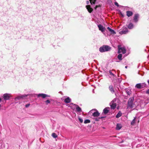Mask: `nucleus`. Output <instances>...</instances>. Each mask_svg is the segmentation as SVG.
Listing matches in <instances>:
<instances>
[{"label": "nucleus", "instance_id": "nucleus-3", "mask_svg": "<svg viewBox=\"0 0 149 149\" xmlns=\"http://www.w3.org/2000/svg\"><path fill=\"white\" fill-rule=\"evenodd\" d=\"M134 100V98L133 97H131L129 99L127 102V107H130L131 108H133Z\"/></svg>", "mask_w": 149, "mask_h": 149}, {"label": "nucleus", "instance_id": "nucleus-22", "mask_svg": "<svg viewBox=\"0 0 149 149\" xmlns=\"http://www.w3.org/2000/svg\"><path fill=\"white\" fill-rule=\"evenodd\" d=\"M109 88L110 91L112 93H113L114 92L113 88L112 86L111 85L110 86H109Z\"/></svg>", "mask_w": 149, "mask_h": 149}, {"label": "nucleus", "instance_id": "nucleus-6", "mask_svg": "<svg viewBox=\"0 0 149 149\" xmlns=\"http://www.w3.org/2000/svg\"><path fill=\"white\" fill-rule=\"evenodd\" d=\"M116 101V99H114L110 103V105L111 109H114L116 108V104L115 102Z\"/></svg>", "mask_w": 149, "mask_h": 149}, {"label": "nucleus", "instance_id": "nucleus-44", "mask_svg": "<svg viewBox=\"0 0 149 149\" xmlns=\"http://www.w3.org/2000/svg\"><path fill=\"white\" fill-rule=\"evenodd\" d=\"M1 105L0 104V107H1Z\"/></svg>", "mask_w": 149, "mask_h": 149}, {"label": "nucleus", "instance_id": "nucleus-29", "mask_svg": "<svg viewBox=\"0 0 149 149\" xmlns=\"http://www.w3.org/2000/svg\"><path fill=\"white\" fill-rule=\"evenodd\" d=\"M79 120L80 122L81 123H82L83 122V119L80 117H79Z\"/></svg>", "mask_w": 149, "mask_h": 149}, {"label": "nucleus", "instance_id": "nucleus-26", "mask_svg": "<svg viewBox=\"0 0 149 149\" xmlns=\"http://www.w3.org/2000/svg\"><path fill=\"white\" fill-rule=\"evenodd\" d=\"M91 122L90 120L89 119H86L84 121V123L86 124L90 123Z\"/></svg>", "mask_w": 149, "mask_h": 149}, {"label": "nucleus", "instance_id": "nucleus-13", "mask_svg": "<svg viewBox=\"0 0 149 149\" xmlns=\"http://www.w3.org/2000/svg\"><path fill=\"white\" fill-rule=\"evenodd\" d=\"M10 97V96L8 94H5L3 95V98L6 100H9Z\"/></svg>", "mask_w": 149, "mask_h": 149}, {"label": "nucleus", "instance_id": "nucleus-24", "mask_svg": "<svg viewBox=\"0 0 149 149\" xmlns=\"http://www.w3.org/2000/svg\"><path fill=\"white\" fill-rule=\"evenodd\" d=\"M136 117H135L134 118V119L131 121V125H133L135 123V121L136 120Z\"/></svg>", "mask_w": 149, "mask_h": 149}, {"label": "nucleus", "instance_id": "nucleus-11", "mask_svg": "<svg viewBox=\"0 0 149 149\" xmlns=\"http://www.w3.org/2000/svg\"><path fill=\"white\" fill-rule=\"evenodd\" d=\"M110 109L109 107H106L103 110L102 113L106 114H107L109 111V109Z\"/></svg>", "mask_w": 149, "mask_h": 149}, {"label": "nucleus", "instance_id": "nucleus-1", "mask_svg": "<svg viewBox=\"0 0 149 149\" xmlns=\"http://www.w3.org/2000/svg\"><path fill=\"white\" fill-rule=\"evenodd\" d=\"M90 3L91 5L94 4H96L98 2V0H89ZM89 3V1H86V4L88 5L86 6V8L88 11L89 13H91L93 11V9L91 7L90 5H88Z\"/></svg>", "mask_w": 149, "mask_h": 149}, {"label": "nucleus", "instance_id": "nucleus-39", "mask_svg": "<svg viewBox=\"0 0 149 149\" xmlns=\"http://www.w3.org/2000/svg\"><path fill=\"white\" fill-rule=\"evenodd\" d=\"M122 17H124V15L123 14H122V15H120Z\"/></svg>", "mask_w": 149, "mask_h": 149}, {"label": "nucleus", "instance_id": "nucleus-23", "mask_svg": "<svg viewBox=\"0 0 149 149\" xmlns=\"http://www.w3.org/2000/svg\"><path fill=\"white\" fill-rule=\"evenodd\" d=\"M121 128L120 124L118 123L116 125V129L117 130H120Z\"/></svg>", "mask_w": 149, "mask_h": 149}, {"label": "nucleus", "instance_id": "nucleus-14", "mask_svg": "<svg viewBox=\"0 0 149 149\" xmlns=\"http://www.w3.org/2000/svg\"><path fill=\"white\" fill-rule=\"evenodd\" d=\"M107 29L110 32L111 34L114 35L116 33V32L114 30L111 29L109 27H108Z\"/></svg>", "mask_w": 149, "mask_h": 149}, {"label": "nucleus", "instance_id": "nucleus-10", "mask_svg": "<svg viewBox=\"0 0 149 149\" xmlns=\"http://www.w3.org/2000/svg\"><path fill=\"white\" fill-rule=\"evenodd\" d=\"M98 27L99 28V29L100 31H101L102 32H103L105 30V27H104L101 24L98 25Z\"/></svg>", "mask_w": 149, "mask_h": 149}, {"label": "nucleus", "instance_id": "nucleus-21", "mask_svg": "<svg viewBox=\"0 0 149 149\" xmlns=\"http://www.w3.org/2000/svg\"><path fill=\"white\" fill-rule=\"evenodd\" d=\"M64 102L66 103H69L70 102V98L68 97L65 99Z\"/></svg>", "mask_w": 149, "mask_h": 149}, {"label": "nucleus", "instance_id": "nucleus-32", "mask_svg": "<svg viewBox=\"0 0 149 149\" xmlns=\"http://www.w3.org/2000/svg\"><path fill=\"white\" fill-rule=\"evenodd\" d=\"M100 7V5H96L94 7V8L95 9V10H96L97 9V7Z\"/></svg>", "mask_w": 149, "mask_h": 149}, {"label": "nucleus", "instance_id": "nucleus-17", "mask_svg": "<svg viewBox=\"0 0 149 149\" xmlns=\"http://www.w3.org/2000/svg\"><path fill=\"white\" fill-rule=\"evenodd\" d=\"M38 97H41L43 98L48 96L47 95L45 94H38Z\"/></svg>", "mask_w": 149, "mask_h": 149}, {"label": "nucleus", "instance_id": "nucleus-31", "mask_svg": "<svg viewBox=\"0 0 149 149\" xmlns=\"http://www.w3.org/2000/svg\"><path fill=\"white\" fill-rule=\"evenodd\" d=\"M126 92L127 93V94L129 95H130L131 94V92H130V91H126Z\"/></svg>", "mask_w": 149, "mask_h": 149}, {"label": "nucleus", "instance_id": "nucleus-9", "mask_svg": "<svg viewBox=\"0 0 149 149\" xmlns=\"http://www.w3.org/2000/svg\"><path fill=\"white\" fill-rule=\"evenodd\" d=\"M75 111L80 113L82 111L81 108L77 105L75 104Z\"/></svg>", "mask_w": 149, "mask_h": 149}, {"label": "nucleus", "instance_id": "nucleus-42", "mask_svg": "<svg viewBox=\"0 0 149 149\" xmlns=\"http://www.w3.org/2000/svg\"><path fill=\"white\" fill-rule=\"evenodd\" d=\"M1 98H0V102H1Z\"/></svg>", "mask_w": 149, "mask_h": 149}, {"label": "nucleus", "instance_id": "nucleus-12", "mask_svg": "<svg viewBox=\"0 0 149 149\" xmlns=\"http://www.w3.org/2000/svg\"><path fill=\"white\" fill-rule=\"evenodd\" d=\"M28 95H20L17 96L15 98V99L19 100L20 99H23L25 97H27Z\"/></svg>", "mask_w": 149, "mask_h": 149}, {"label": "nucleus", "instance_id": "nucleus-27", "mask_svg": "<svg viewBox=\"0 0 149 149\" xmlns=\"http://www.w3.org/2000/svg\"><path fill=\"white\" fill-rule=\"evenodd\" d=\"M114 4H115V5L116 6H117L118 7H119V6H120V7H124V6H121V5H119L118 4V3L117 2H115Z\"/></svg>", "mask_w": 149, "mask_h": 149}, {"label": "nucleus", "instance_id": "nucleus-4", "mask_svg": "<svg viewBox=\"0 0 149 149\" xmlns=\"http://www.w3.org/2000/svg\"><path fill=\"white\" fill-rule=\"evenodd\" d=\"M90 112L92 113V116L94 117H97L100 116V113L96 109H94L91 110Z\"/></svg>", "mask_w": 149, "mask_h": 149}, {"label": "nucleus", "instance_id": "nucleus-20", "mask_svg": "<svg viewBox=\"0 0 149 149\" xmlns=\"http://www.w3.org/2000/svg\"><path fill=\"white\" fill-rule=\"evenodd\" d=\"M120 49L121 50L122 53L123 54H125L126 52V50L124 47H121Z\"/></svg>", "mask_w": 149, "mask_h": 149}, {"label": "nucleus", "instance_id": "nucleus-33", "mask_svg": "<svg viewBox=\"0 0 149 149\" xmlns=\"http://www.w3.org/2000/svg\"><path fill=\"white\" fill-rule=\"evenodd\" d=\"M100 119V118H95V120L96 121H99V120Z\"/></svg>", "mask_w": 149, "mask_h": 149}, {"label": "nucleus", "instance_id": "nucleus-25", "mask_svg": "<svg viewBox=\"0 0 149 149\" xmlns=\"http://www.w3.org/2000/svg\"><path fill=\"white\" fill-rule=\"evenodd\" d=\"M117 57L119 60L121 61L122 60V54H119L118 56Z\"/></svg>", "mask_w": 149, "mask_h": 149}, {"label": "nucleus", "instance_id": "nucleus-30", "mask_svg": "<svg viewBox=\"0 0 149 149\" xmlns=\"http://www.w3.org/2000/svg\"><path fill=\"white\" fill-rule=\"evenodd\" d=\"M45 103L47 105L49 103H50V101L49 100H48L45 101Z\"/></svg>", "mask_w": 149, "mask_h": 149}, {"label": "nucleus", "instance_id": "nucleus-15", "mask_svg": "<svg viewBox=\"0 0 149 149\" xmlns=\"http://www.w3.org/2000/svg\"><path fill=\"white\" fill-rule=\"evenodd\" d=\"M133 14V12L130 11H127L126 12V15L128 17H130L132 16Z\"/></svg>", "mask_w": 149, "mask_h": 149}, {"label": "nucleus", "instance_id": "nucleus-7", "mask_svg": "<svg viewBox=\"0 0 149 149\" xmlns=\"http://www.w3.org/2000/svg\"><path fill=\"white\" fill-rule=\"evenodd\" d=\"M129 32L127 28L126 27H123L121 31L119 32L120 34H126Z\"/></svg>", "mask_w": 149, "mask_h": 149}, {"label": "nucleus", "instance_id": "nucleus-38", "mask_svg": "<svg viewBox=\"0 0 149 149\" xmlns=\"http://www.w3.org/2000/svg\"><path fill=\"white\" fill-rule=\"evenodd\" d=\"M119 12H120V13H119V14H120V15H122L123 13H122V12H121L120 10H119Z\"/></svg>", "mask_w": 149, "mask_h": 149}, {"label": "nucleus", "instance_id": "nucleus-35", "mask_svg": "<svg viewBox=\"0 0 149 149\" xmlns=\"http://www.w3.org/2000/svg\"><path fill=\"white\" fill-rule=\"evenodd\" d=\"M146 93L147 94H149V89L147 90Z\"/></svg>", "mask_w": 149, "mask_h": 149}, {"label": "nucleus", "instance_id": "nucleus-16", "mask_svg": "<svg viewBox=\"0 0 149 149\" xmlns=\"http://www.w3.org/2000/svg\"><path fill=\"white\" fill-rule=\"evenodd\" d=\"M134 26L133 23L130 22L127 26V28L129 29H132L134 28Z\"/></svg>", "mask_w": 149, "mask_h": 149}, {"label": "nucleus", "instance_id": "nucleus-34", "mask_svg": "<svg viewBox=\"0 0 149 149\" xmlns=\"http://www.w3.org/2000/svg\"><path fill=\"white\" fill-rule=\"evenodd\" d=\"M30 105V104H27L26 105L25 107L26 108L28 107Z\"/></svg>", "mask_w": 149, "mask_h": 149}, {"label": "nucleus", "instance_id": "nucleus-19", "mask_svg": "<svg viewBox=\"0 0 149 149\" xmlns=\"http://www.w3.org/2000/svg\"><path fill=\"white\" fill-rule=\"evenodd\" d=\"M114 72H115V71L113 70L111 71L110 70L109 71V73L110 75L112 76L113 77H115L116 75L113 73Z\"/></svg>", "mask_w": 149, "mask_h": 149}, {"label": "nucleus", "instance_id": "nucleus-28", "mask_svg": "<svg viewBox=\"0 0 149 149\" xmlns=\"http://www.w3.org/2000/svg\"><path fill=\"white\" fill-rule=\"evenodd\" d=\"M52 136L54 138H56L57 137V136L55 133H53L52 134Z\"/></svg>", "mask_w": 149, "mask_h": 149}, {"label": "nucleus", "instance_id": "nucleus-8", "mask_svg": "<svg viewBox=\"0 0 149 149\" xmlns=\"http://www.w3.org/2000/svg\"><path fill=\"white\" fill-rule=\"evenodd\" d=\"M146 84L145 83H138L135 86V87L138 89H141L144 88L146 86Z\"/></svg>", "mask_w": 149, "mask_h": 149}, {"label": "nucleus", "instance_id": "nucleus-37", "mask_svg": "<svg viewBox=\"0 0 149 149\" xmlns=\"http://www.w3.org/2000/svg\"><path fill=\"white\" fill-rule=\"evenodd\" d=\"M119 12H120V13H119V14H120V15H122L123 13H122V12H121L120 10H119Z\"/></svg>", "mask_w": 149, "mask_h": 149}, {"label": "nucleus", "instance_id": "nucleus-36", "mask_svg": "<svg viewBox=\"0 0 149 149\" xmlns=\"http://www.w3.org/2000/svg\"><path fill=\"white\" fill-rule=\"evenodd\" d=\"M105 117L102 116V117H99V118H100V119L104 118Z\"/></svg>", "mask_w": 149, "mask_h": 149}, {"label": "nucleus", "instance_id": "nucleus-41", "mask_svg": "<svg viewBox=\"0 0 149 149\" xmlns=\"http://www.w3.org/2000/svg\"><path fill=\"white\" fill-rule=\"evenodd\" d=\"M127 67H127V66H125V68L127 69Z\"/></svg>", "mask_w": 149, "mask_h": 149}, {"label": "nucleus", "instance_id": "nucleus-2", "mask_svg": "<svg viewBox=\"0 0 149 149\" xmlns=\"http://www.w3.org/2000/svg\"><path fill=\"white\" fill-rule=\"evenodd\" d=\"M111 47L107 45H103L99 48V51L101 53L107 52L111 50Z\"/></svg>", "mask_w": 149, "mask_h": 149}, {"label": "nucleus", "instance_id": "nucleus-18", "mask_svg": "<svg viewBox=\"0 0 149 149\" xmlns=\"http://www.w3.org/2000/svg\"><path fill=\"white\" fill-rule=\"evenodd\" d=\"M122 115V113L120 111H119L118 113L116 115V118H118L121 116Z\"/></svg>", "mask_w": 149, "mask_h": 149}, {"label": "nucleus", "instance_id": "nucleus-43", "mask_svg": "<svg viewBox=\"0 0 149 149\" xmlns=\"http://www.w3.org/2000/svg\"><path fill=\"white\" fill-rule=\"evenodd\" d=\"M139 120H138V123H139Z\"/></svg>", "mask_w": 149, "mask_h": 149}, {"label": "nucleus", "instance_id": "nucleus-5", "mask_svg": "<svg viewBox=\"0 0 149 149\" xmlns=\"http://www.w3.org/2000/svg\"><path fill=\"white\" fill-rule=\"evenodd\" d=\"M139 15L138 13L134 14L132 22L135 23H137L139 20Z\"/></svg>", "mask_w": 149, "mask_h": 149}, {"label": "nucleus", "instance_id": "nucleus-40", "mask_svg": "<svg viewBox=\"0 0 149 149\" xmlns=\"http://www.w3.org/2000/svg\"><path fill=\"white\" fill-rule=\"evenodd\" d=\"M147 82H148V84L149 85V79L147 81Z\"/></svg>", "mask_w": 149, "mask_h": 149}]
</instances>
